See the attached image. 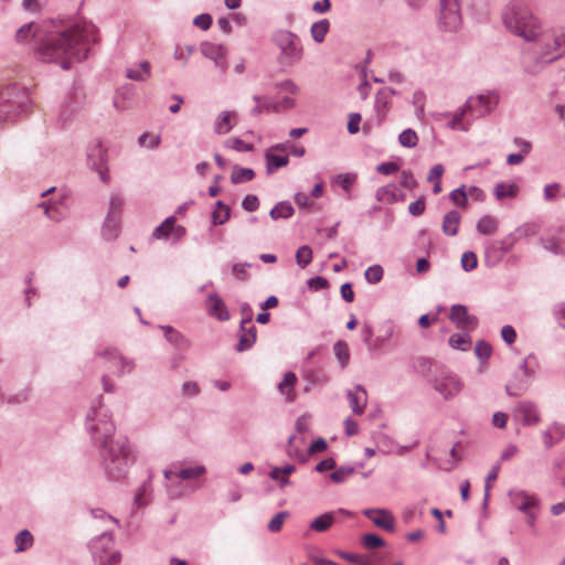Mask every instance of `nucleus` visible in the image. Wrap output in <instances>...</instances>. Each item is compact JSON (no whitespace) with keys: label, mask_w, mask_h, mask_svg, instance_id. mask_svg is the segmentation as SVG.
Returning a JSON list of instances; mask_svg holds the SVG:
<instances>
[{"label":"nucleus","mask_w":565,"mask_h":565,"mask_svg":"<svg viewBox=\"0 0 565 565\" xmlns=\"http://www.w3.org/2000/svg\"><path fill=\"white\" fill-rule=\"evenodd\" d=\"M97 439L102 443V455L104 456L106 469L109 476L119 479L124 476L129 462L130 451L125 438L114 439V424L107 419H99L94 426Z\"/></svg>","instance_id":"obj_1"},{"label":"nucleus","mask_w":565,"mask_h":565,"mask_svg":"<svg viewBox=\"0 0 565 565\" xmlns=\"http://www.w3.org/2000/svg\"><path fill=\"white\" fill-rule=\"evenodd\" d=\"M38 51L43 61H58L64 68L87 57L85 38H41Z\"/></svg>","instance_id":"obj_2"},{"label":"nucleus","mask_w":565,"mask_h":565,"mask_svg":"<svg viewBox=\"0 0 565 565\" xmlns=\"http://www.w3.org/2000/svg\"><path fill=\"white\" fill-rule=\"evenodd\" d=\"M502 19L507 30L514 35H536L541 30L540 20L525 7H507Z\"/></svg>","instance_id":"obj_3"},{"label":"nucleus","mask_w":565,"mask_h":565,"mask_svg":"<svg viewBox=\"0 0 565 565\" xmlns=\"http://www.w3.org/2000/svg\"><path fill=\"white\" fill-rule=\"evenodd\" d=\"M437 18L445 32H456L461 23L459 0H438Z\"/></svg>","instance_id":"obj_4"},{"label":"nucleus","mask_w":565,"mask_h":565,"mask_svg":"<svg viewBox=\"0 0 565 565\" xmlns=\"http://www.w3.org/2000/svg\"><path fill=\"white\" fill-rule=\"evenodd\" d=\"M113 536L110 534H103L92 543L94 555L98 558L100 565H116L120 561V554L113 551Z\"/></svg>","instance_id":"obj_5"},{"label":"nucleus","mask_w":565,"mask_h":565,"mask_svg":"<svg viewBox=\"0 0 565 565\" xmlns=\"http://www.w3.org/2000/svg\"><path fill=\"white\" fill-rule=\"evenodd\" d=\"M87 159L88 164L98 172L100 180L104 183H108L110 177L108 168L106 167L107 150L99 141H96L89 147Z\"/></svg>","instance_id":"obj_6"},{"label":"nucleus","mask_w":565,"mask_h":565,"mask_svg":"<svg viewBox=\"0 0 565 565\" xmlns=\"http://www.w3.org/2000/svg\"><path fill=\"white\" fill-rule=\"evenodd\" d=\"M534 42L535 47H544V51L539 52V57L544 63H550L559 57L565 52V46L562 47L558 38H527Z\"/></svg>","instance_id":"obj_7"},{"label":"nucleus","mask_w":565,"mask_h":565,"mask_svg":"<svg viewBox=\"0 0 565 565\" xmlns=\"http://www.w3.org/2000/svg\"><path fill=\"white\" fill-rule=\"evenodd\" d=\"M184 235L185 228L181 225H177V218L174 216L167 217L152 232L154 239H168L172 237L175 241H180Z\"/></svg>","instance_id":"obj_8"},{"label":"nucleus","mask_w":565,"mask_h":565,"mask_svg":"<svg viewBox=\"0 0 565 565\" xmlns=\"http://www.w3.org/2000/svg\"><path fill=\"white\" fill-rule=\"evenodd\" d=\"M498 103V96L494 94L478 95L469 97L466 102L467 109L477 117L489 114Z\"/></svg>","instance_id":"obj_9"},{"label":"nucleus","mask_w":565,"mask_h":565,"mask_svg":"<svg viewBox=\"0 0 565 565\" xmlns=\"http://www.w3.org/2000/svg\"><path fill=\"white\" fill-rule=\"evenodd\" d=\"M516 242L518 237H515L513 234H509L501 239L491 242L486 247V258H492L495 263L500 262L502 257L513 248Z\"/></svg>","instance_id":"obj_10"},{"label":"nucleus","mask_w":565,"mask_h":565,"mask_svg":"<svg viewBox=\"0 0 565 565\" xmlns=\"http://www.w3.org/2000/svg\"><path fill=\"white\" fill-rule=\"evenodd\" d=\"M287 150L288 145L286 143H279L266 150L265 159L267 163L268 173H273L275 170L286 167L288 164L289 159L285 154Z\"/></svg>","instance_id":"obj_11"},{"label":"nucleus","mask_w":565,"mask_h":565,"mask_svg":"<svg viewBox=\"0 0 565 565\" xmlns=\"http://www.w3.org/2000/svg\"><path fill=\"white\" fill-rule=\"evenodd\" d=\"M256 341V328L253 324L252 316L245 318L241 323L239 334H238V343L236 345V350L238 352L246 351L250 349Z\"/></svg>","instance_id":"obj_12"},{"label":"nucleus","mask_w":565,"mask_h":565,"mask_svg":"<svg viewBox=\"0 0 565 565\" xmlns=\"http://www.w3.org/2000/svg\"><path fill=\"white\" fill-rule=\"evenodd\" d=\"M511 501L513 505L520 511L527 513V523L532 526L534 524L533 509L537 507V500L522 491L511 493Z\"/></svg>","instance_id":"obj_13"},{"label":"nucleus","mask_w":565,"mask_h":565,"mask_svg":"<svg viewBox=\"0 0 565 565\" xmlns=\"http://www.w3.org/2000/svg\"><path fill=\"white\" fill-rule=\"evenodd\" d=\"M449 319L458 328L465 330H473L477 326V318L468 313L467 307L455 305L450 309Z\"/></svg>","instance_id":"obj_14"},{"label":"nucleus","mask_w":565,"mask_h":565,"mask_svg":"<svg viewBox=\"0 0 565 565\" xmlns=\"http://www.w3.org/2000/svg\"><path fill=\"white\" fill-rule=\"evenodd\" d=\"M363 514L370 519L377 527L393 531L395 525V518L385 509H365Z\"/></svg>","instance_id":"obj_15"},{"label":"nucleus","mask_w":565,"mask_h":565,"mask_svg":"<svg viewBox=\"0 0 565 565\" xmlns=\"http://www.w3.org/2000/svg\"><path fill=\"white\" fill-rule=\"evenodd\" d=\"M238 122V114L234 110L221 111L214 120V131L217 135L228 134Z\"/></svg>","instance_id":"obj_16"},{"label":"nucleus","mask_w":565,"mask_h":565,"mask_svg":"<svg viewBox=\"0 0 565 565\" xmlns=\"http://www.w3.org/2000/svg\"><path fill=\"white\" fill-rule=\"evenodd\" d=\"M435 388L447 398L461 391V382L455 375H446L436 381Z\"/></svg>","instance_id":"obj_17"},{"label":"nucleus","mask_w":565,"mask_h":565,"mask_svg":"<svg viewBox=\"0 0 565 565\" xmlns=\"http://www.w3.org/2000/svg\"><path fill=\"white\" fill-rule=\"evenodd\" d=\"M348 401L352 412L356 415H362L367 404V393L361 385H356L352 391L348 392Z\"/></svg>","instance_id":"obj_18"},{"label":"nucleus","mask_w":565,"mask_h":565,"mask_svg":"<svg viewBox=\"0 0 565 565\" xmlns=\"http://www.w3.org/2000/svg\"><path fill=\"white\" fill-rule=\"evenodd\" d=\"M337 514L351 515L350 512L342 509L338 512L323 513L311 521L310 530L319 533L327 532L335 522Z\"/></svg>","instance_id":"obj_19"},{"label":"nucleus","mask_w":565,"mask_h":565,"mask_svg":"<svg viewBox=\"0 0 565 565\" xmlns=\"http://www.w3.org/2000/svg\"><path fill=\"white\" fill-rule=\"evenodd\" d=\"M277 45L285 58L292 61L301 55V47L295 38H277Z\"/></svg>","instance_id":"obj_20"},{"label":"nucleus","mask_w":565,"mask_h":565,"mask_svg":"<svg viewBox=\"0 0 565 565\" xmlns=\"http://www.w3.org/2000/svg\"><path fill=\"white\" fill-rule=\"evenodd\" d=\"M107 371L110 374L120 376L126 372H130L132 370V365L125 361L122 356H120L116 351L109 352V359L107 361Z\"/></svg>","instance_id":"obj_21"},{"label":"nucleus","mask_w":565,"mask_h":565,"mask_svg":"<svg viewBox=\"0 0 565 565\" xmlns=\"http://www.w3.org/2000/svg\"><path fill=\"white\" fill-rule=\"evenodd\" d=\"M516 414L524 425H536L540 422V415L536 407L530 402H522L516 408Z\"/></svg>","instance_id":"obj_22"},{"label":"nucleus","mask_w":565,"mask_h":565,"mask_svg":"<svg viewBox=\"0 0 565 565\" xmlns=\"http://www.w3.org/2000/svg\"><path fill=\"white\" fill-rule=\"evenodd\" d=\"M201 51L206 57L213 60L216 63V65L225 67L224 58L226 52L223 46L206 41L202 43Z\"/></svg>","instance_id":"obj_23"},{"label":"nucleus","mask_w":565,"mask_h":565,"mask_svg":"<svg viewBox=\"0 0 565 565\" xmlns=\"http://www.w3.org/2000/svg\"><path fill=\"white\" fill-rule=\"evenodd\" d=\"M96 32L97 28L93 23L77 19L60 35H94Z\"/></svg>","instance_id":"obj_24"},{"label":"nucleus","mask_w":565,"mask_h":565,"mask_svg":"<svg viewBox=\"0 0 565 565\" xmlns=\"http://www.w3.org/2000/svg\"><path fill=\"white\" fill-rule=\"evenodd\" d=\"M209 313L221 321L230 318L228 311L224 301L216 295H211L207 299Z\"/></svg>","instance_id":"obj_25"},{"label":"nucleus","mask_w":565,"mask_h":565,"mask_svg":"<svg viewBox=\"0 0 565 565\" xmlns=\"http://www.w3.org/2000/svg\"><path fill=\"white\" fill-rule=\"evenodd\" d=\"M461 215L458 211H450L443 218L441 230L445 235L456 236L458 234Z\"/></svg>","instance_id":"obj_26"},{"label":"nucleus","mask_w":565,"mask_h":565,"mask_svg":"<svg viewBox=\"0 0 565 565\" xmlns=\"http://www.w3.org/2000/svg\"><path fill=\"white\" fill-rule=\"evenodd\" d=\"M305 440L302 437H296L292 436L288 440L287 446V455L299 461V462H306L308 460V456L302 451L301 446L303 445Z\"/></svg>","instance_id":"obj_27"},{"label":"nucleus","mask_w":565,"mask_h":565,"mask_svg":"<svg viewBox=\"0 0 565 565\" xmlns=\"http://www.w3.org/2000/svg\"><path fill=\"white\" fill-rule=\"evenodd\" d=\"M205 472V468L203 466H195L191 468L181 469L179 472H174L172 470H166L164 476L168 480H172L173 478L181 479H196Z\"/></svg>","instance_id":"obj_28"},{"label":"nucleus","mask_w":565,"mask_h":565,"mask_svg":"<svg viewBox=\"0 0 565 565\" xmlns=\"http://www.w3.org/2000/svg\"><path fill=\"white\" fill-rule=\"evenodd\" d=\"M297 383V376L292 372H287L284 376V380L278 385L279 392L287 397L289 402H294L296 398V393L294 387Z\"/></svg>","instance_id":"obj_29"},{"label":"nucleus","mask_w":565,"mask_h":565,"mask_svg":"<svg viewBox=\"0 0 565 565\" xmlns=\"http://www.w3.org/2000/svg\"><path fill=\"white\" fill-rule=\"evenodd\" d=\"M476 227L478 233L491 236L498 232L499 221L491 215H484L481 218H479Z\"/></svg>","instance_id":"obj_30"},{"label":"nucleus","mask_w":565,"mask_h":565,"mask_svg":"<svg viewBox=\"0 0 565 565\" xmlns=\"http://www.w3.org/2000/svg\"><path fill=\"white\" fill-rule=\"evenodd\" d=\"M45 215L54 221L61 220L65 215L66 206L63 202H44L41 204Z\"/></svg>","instance_id":"obj_31"},{"label":"nucleus","mask_w":565,"mask_h":565,"mask_svg":"<svg viewBox=\"0 0 565 565\" xmlns=\"http://www.w3.org/2000/svg\"><path fill=\"white\" fill-rule=\"evenodd\" d=\"M254 100L256 102V106L252 109L253 115H259L264 111L266 113H278L279 111V105H275V103H271L267 100L264 97L255 96Z\"/></svg>","instance_id":"obj_32"},{"label":"nucleus","mask_w":565,"mask_h":565,"mask_svg":"<svg viewBox=\"0 0 565 565\" xmlns=\"http://www.w3.org/2000/svg\"><path fill=\"white\" fill-rule=\"evenodd\" d=\"M515 143L521 148V152L511 153L507 157V162L510 166L521 163L524 160V156L527 154L531 150V143L529 141L515 139Z\"/></svg>","instance_id":"obj_33"},{"label":"nucleus","mask_w":565,"mask_h":565,"mask_svg":"<svg viewBox=\"0 0 565 565\" xmlns=\"http://www.w3.org/2000/svg\"><path fill=\"white\" fill-rule=\"evenodd\" d=\"M122 206L124 200L121 196L115 194L110 198L108 216L106 218V230L110 226V223L114 221V217H118Z\"/></svg>","instance_id":"obj_34"},{"label":"nucleus","mask_w":565,"mask_h":565,"mask_svg":"<svg viewBox=\"0 0 565 565\" xmlns=\"http://www.w3.org/2000/svg\"><path fill=\"white\" fill-rule=\"evenodd\" d=\"M151 66L149 62L143 61L140 63L138 70L128 68L127 77L135 81H145L150 76Z\"/></svg>","instance_id":"obj_35"},{"label":"nucleus","mask_w":565,"mask_h":565,"mask_svg":"<svg viewBox=\"0 0 565 565\" xmlns=\"http://www.w3.org/2000/svg\"><path fill=\"white\" fill-rule=\"evenodd\" d=\"M565 436V426L563 425H553L544 434V441L547 446H552L556 441H558L562 437Z\"/></svg>","instance_id":"obj_36"},{"label":"nucleus","mask_w":565,"mask_h":565,"mask_svg":"<svg viewBox=\"0 0 565 565\" xmlns=\"http://www.w3.org/2000/svg\"><path fill=\"white\" fill-rule=\"evenodd\" d=\"M14 543H15V552L17 553L23 552L32 546L33 535L30 533V531L23 530L17 534V536L14 539Z\"/></svg>","instance_id":"obj_37"},{"label":"nucleus","mask_w":565,"mask_h":565,"mask_svg":"<svg viewBox=\"0 0 565 565\" xmlns=\"http://www.w3.org/2000/svg\"><path fill=\"white\" fill-rule=\"evenodd\" d=\"M376 199L380 202L388 203V204L396 202L397 201V196H396V188H395V185L394 184H388V185L380 188L376 191Z\"/></svg>","instance_id":"obj_38"},{"label":"nucleus","mask_w":565,"mask_h":565,"mask_svg":"<svg viewBox=\"0 0 565 565\" xmlns=\"http://www.w3.org/2000/svg\"><path fill=\"white\" fill-rule=\"evenodd\" d=\"M518 191L519 188L514 183H499L494 188V195L499 200H502L504 198H514Z\"/></svg>","instance_id":"obj_39"},{"label":"nucleus","mask_w":565,"mask_h":565,"mask_svg":"<svg viewBox=\"0 0 565 565\" xmlns=\"http://www.w3.org/2000/svg\"><path fill=\"white\" fill-rule=\"evenodd\" d=\"M230 218V207L222 201H217L215 209L212 213V220L214 224H224Z\"/></svg>","instance_id":"obj_40"},{"label":"nucleus","mask_w":565,"mask_h":565,"mask_svg":"<svg viewBox=\"0 0 565 565\" xmlns=\"http://www.w3.org/2000/svg\"><path fill=\"white\" fill-rule=\"evenodd\" d=\"M375 107L380 120L383 121L391 107V100L387 93L381 92L377 94Z\"/></svg>","instance_id":"obj_41"},{"label":"nucleus","mask_w":565,"mask_h":565,"mask_svg":"<svg viewBox=\"0 0 565 565\" xmlns=\"http://www.w3.org/2000/svg\"><path fill=\"white\" fill-rule=\"evenodd\" d=\"M255 173L249 168L235 167L231 174V181L233 183H243L253 180Z\"/></svg>","instance_id":"obj_42"},{"label":"nucleus","mask_w":565,"mask_h":565,"mask_svg":"<svg viewBox=\"0 0 565 565\" xmlns=\"http://www.w3.org/2000/svg\"><path fill=\"white\" fill-rule=\"evenodd\" d=\"M294 214V207L286 202L278 203L270 211V216L273 220L277 218H288Z\"/></svg>","instance_id":"obj_43"},{"label":"nucleus","mask_w":565,"mask_h":565,"mask_svg":"<svg viewBox=\"0 0 565 565\" xmlns=\"http://www.w3.org/2000/svg\"><path fill=\"white\" fill-rule=\"evenodd\" d=\"M467 113H470L465 106L461 111L455 114L451 120L448 122V127L454 130H467L469 127V121L465 122L463 118Z\"/></svg>","instance_id":"obj_44"},{"label":"nucleus","mask_w":565,"mask_h":565,"mask_svg":"<svg viewBox=\"0 0 565 565\" xmlns=\"http://www.w3.org/2000/svg\"><path fill=\"white\" fill-rule=\"evenodd\" d=\"M398 141L403 147L414 148L418 143V136L413 129H405L398 136Z\"/></svg>","instance_id":"obj_45"},{"label":"nucleus","mask_w":565,"mask_h":565,"mask_svg":"<svg viewBox=\"0 0 565 565\" xmlns=\"http://www.w3.org/2000/svg\"><path fill=\"white\" fill-rule=\"evenodd\" d=\"M333 350H334V354H335L337 359L339 360L341 366L345 367L350 360V352H349L348 344L343 341H338L334 344Z\"/></svg>","instance_id":"obj_46"},{"label":"nucleus","mask_w":565,"mask_h":565,"mask_svg":"<svg viewBox=\"0 0 565 565\" xmlns=\"http://www.w3.org/2000/svg\"><path fill=\"white\" fill-rule=\"evenodd\" d=\"M361 332H362L363 341L365 342V344L367 345V348L370 350L379 349L381 347V344L383 343V341L385 340V338H383L382 340H380V339L372 340L373 331L369 324H364Z\"/></svg>","instance_id":"obj_47"},{"label":"nucleus","mask_w":565,"mask_h":565,"mask_svg":"<svg viewBox=\"0 0 565 565\" xmlns=\"http://www.w3.org/2000/svg\"><path fill=\"white\" fill-rule=\"evenodd\" d=\"M138 142L141 147L154 149L160 145L161 138L159 135L145 132L139 137Z\"/></svg>","instance_id":"obj_48"},{"label":"nucleus","mask_w":565,"mask_h":565,"mask_svg":"<svg viewBox=\"0 0 565 565\" xmlns=\"http://www.w3.org/2000/svg\"><path fill=\"white\" fill-rule=\"evenodd\" d=\"M297 264L305 268L312 260V250L309 246H301L296 253Z\"/></svg>","instance_id":"obj_49"},{"label":"nucleus","mask_w":565,"mask_h":565,"mask_svg":"<svg viewBox=\"0 0 565 565\" xmlns=\"http://www.w3.org/2000/svg\"><path fill=\"white\" fill-rule=\"evenodd\" d=\"M449 344L454 349L467 350L470 344V337L468 334H452L449 338Z\"/></svg>","instance_id":"obj_50"},{"label":"nucleus","mask_w":565,"mask_h":565,"mask_svg":"<svg viewBox=\"0 0 565 565\" xmlns=\"http://www.w3.org/2000/svg\"><path fill=\"white\" fill-rule=\"evenodd\" d=\"M288 518V512L281 511L274 515V518L268 523V530L273 533H277L282 529V525Z\"/></svg>","instance_id":"obj_51"},{"label":"nucleus","mask_w":565,"mask_h":565,"mask_svg":"<svg viewBox=\"0 0 565 565\" xmlns=\"http://www.w3.org/2000/svg\"><path fill=\"white\" fill-rule=\"evenodd\" d=\"M364 277L370 284H376L383 278V268L380 265H373L365 270Z\"/></svg>","instance_id":"obj_52"},{"label":"nucleus","mask_w":565,"mask_h":565,"mask_svg":"<svg viewBox=\"0 0 565 565\" xmlns=\"http://www.w3.org/2000/svg\"><path fill=\"white\" fill-rule=\"evenodd\" d=\"M11 96L12 92L9 88L0 90V117L11 114V111L7 109L8 104L12 103Z\"/></svg>","instance_id":"obj_53"},{"label":"nucleus","mask_w":565,"mask_h":565,"mask_svg":"<svg viewBox=\"0 0 565 565\" xmlns=\"http://www.w3.org/2000/svg\"><path fill=\"white\" fill-rule=\"evenodd\" d=\"M461 266L466 271H471L478 266V258L473 252H466L461 256Z\"/></svg>","instance_id":"obj_54"},{"label":"nucleus","mask_w":565,"mask_h":565,"mask_svg":"<svg viewBox=\"0 0 565 565\" xmlns=\"http://www.w3.org/2000/svg\"><path fill=\"white\" fill-rule=\"evenodd\" d=\"M225 146L236 151H252L254 149L252 145L238 138L226 140Z\"/></svg>","instance_id":"obj_55"},{"label":"nucleus","mask_w":565,"mask_h":565,"mask_svg":"<svg viewBox=\"0 0 565 565\" xmlns=\"http://www.w3.org/2000/svg\"><path fill=\"white\" fill-rule=\"evenodd\" d=\"M363 545L369 550L377 548L384 545V541L376 534H365L362 537Z\"/></svg>","instance_id":"obj_56"},{"label":"nucleus","mask_w":565,"mask_h":565,"mask_svg":"<svg viewBox=\"0 0 565 565\" xmlns=\"http://www.w3.org/2000/svg\"><path fill=\"white\" fill-rule=\"evenodd\" d=\"M537 233V225L536 224H523L520 227L515 230L514 233H512L515 237H518V241L522 237H526L530 235H534Z\"/></svg>","instance_id":"obj_57"},{"label":"nucleus","mask_w":565,"mask_h":565,"mask_svg":"<svg viewBox=\"0 0 565 565\" xmlns=\"http://www.w3.org/2000/svg\"><path fill=\"white\" fill-rule=\"evenodd\" d=\"M164 331V335L171 343L175 345H182L185 341L183 337L173 328L171 327H162L161 328Z\"/></svg>","instance_id":"obj_58"},{"label":"nucleus","mask_w":565,"mask_h":565,"mask_svg":"<svg viewBox=\"0 0 565 565\" xmlns=\"http://www.w3.org/2000/svg\"><path fill=\"white\" fill-rule=\"evenodd\" d=\"M450 199H451V201L456 205L465 207L467 205V203H468L467 193L465 191V186H461L459 189L454 190L450 193Z\"/></svg>","instance_id":"obj_59"},{"label":"nucleus","mask_w":565,"mask_h":565,"mask_svg":"<svg viewBox=\"0 0 565 565\" xmlns=\"http://www.w3.org/2000/svg\"><path fill=\"white\" fill-rule=\"evenodd\" d=\"M341 557L358 564V565H367L371 564V556L364 555V554H349V553H342Z\"/></svg>","instance_id":"obj_60"},{"label":"nucleus","mask_w":565,"mask_h":565,"mask_svg":"<svg viewBox=\"0 0 565 565\" xmlns=\"http://www.w3.org/2000/svg\"><path fill=\"white\" fill-rule=\"evenodd\" d=\"M475 353L477 354V356L479 359L487 360L490 358V355L492 353V348L489 343H487L484 341H480L476 344Z\"/></svg>","instance_id":"obj_61"},{"label":"nucleus","mask_w":565,"mask_h":565,"mask_svg":"<svg viewBox=\"0 0 565 565\" xmlns=\"http://www.w3.org/2000/svg\"><path fill=\"white\" fill-rule=\"evenodd\" d=\"M354 472L353 468H339L331 473L332 481L341 483Z\"/></svg>","instance_id":"obj_62"},{"label":"nucleus","mask_w":565,"mask_h":565,"mask_svg":"<svg viewBox=\"0 0 565 565\" xmlns=\"http://www.w3.org/2000/svg\"><path fill=\"white\" fill-rule=\"evenodd\" d=\"M329 21L327 19L320 20L312 24L311 35H326L329 31Z\"/></svg>","instance_id":"obj_63"},{"label":"nucleus","mask_w":565,"mask_h":565,"mask_svg":"<svg viewBox=\"0 0 565 565\" xmlns=\"http://www.w3.org/2000/svg\"><path fill=\"white\" fill-rule=\"evenodd\" d=\"M194 25L202 31H206L212 24V17L207 13L198 15L194 21Z\"/></svg>","instance_id":"obj_64"}]
</instances>
